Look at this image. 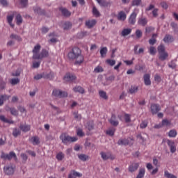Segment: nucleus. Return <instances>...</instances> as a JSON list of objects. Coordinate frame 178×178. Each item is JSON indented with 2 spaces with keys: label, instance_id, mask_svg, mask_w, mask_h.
<instances>
[{
  "label": "nucleus",
  "instance_id": "obj_58",
  "mask_svg": "<svg viewBox=\"0 0 178 178\" xmlns=\"http://www.w3.org/2000/svg\"><path fill=\"white\" fill-rule=\"evenodd\" d=\"M149 52L150 55H155V54H156V49H155L154 47H150Z\"/></svg>",
  "mask_w": 178,
  "mask_h": 178
},
{
  "label": "nucleus",
  "instance_id": "obj_9",
  "mask_svg": "<svg viewBox=\"0 0 178 178\" xmlns=\"http://www.w3.org/2000/svg\"><path fill=\"white\" fill-rule=\"evenodd\" d=\"M150 111L152 115H156L161 111V106L159 104H152L150 106Z\"/></svg>",
  "mask_w": 178,
  "mask_h": 178
},
{
  "label": "nucleus",
  "instance_id": "obj_40",
  "mask_svg": "<svg viewBox=\"0 0 178 178\" xmlns=\"http://www.w3.org/2000/svg\"><path fill=\"white\" fill-rule=\"evenodd\" d=\"M16 20H17V24L18 26H20V24L23 23V18L22 17V15H20V14L17 15Z\"/></svg>",
  "mask_w": 178,
  "mask_h": 178
},
{
  "label": "nucleus",
  "instance_id": "obj_16",
  "mask_svg": "<svg viewBox=\"0 0 178 178\" xmlns=\"http://www.w3.org/2000/svg\"><path fill=\"white\" fill-rule=\"evenodd\" d=\"M9 98H10V95L5 94L0 95V106H2V105H3L5 101L9 100Z\"/></svg>",
  "mask_w": 178,
  "mask_h": 178
},
{
  "label": "nucleus",
  "instance_id": "obj_25",
  "mask_svg": "<svg viewBox=\"0 0 178 178\" xmlns=\"http://www.w3.org/2000/svg\"><path fill=\"white\" fill-rule=\"evenodd\" d=\"M54 74L52 72H50L49 73H43V79H48L49 80H52V79H54Z\"/></svg>",
  "mask_w": 178,
  "mask_h": 178
},
{
  "label": "nucleus",
  "instance_id": "obj_17",
  "mask_svg": "<svg viewBox=\"0 0 178 178\" xmlns=\"http://www.w3.org/2000/svg\"><path fill=\"white\" fill-rule=\"evenodd\" d=\"M143 79L146 86H151V75L149 74H145Z\"/></svg>",
  "mask_w": 178,
  "mask_h": 178
},
{
  "label": "nucleus",
  "instance_id": "obj_39",
  "mask_svg": "<svg viewBox=\"0 0 178 178\" xmlns=\"http://www.w3.org/2000/svg\"><path fill=\"white\" fill-rule=\"evenodd\" d=\"M164 176L166 178H177V176H175L173 174L170 173L168 170L164 172Z\"/></svg>",
  "mask_w": 178,
  "mask_h": 178
},
{
  "label": "nucleus",
  "instance_id": "obj_37",
  "mask_svg": "<svg viewBox=\"0 0 178 178\" xmlns=\"http://www.w3.org/2000/svg\"><path fill=\"white\" fill-rule=\"evenodd\" d=\"M96 1L100 5V6L106 7L108 6V5H109V3L105 0H96Z\"/></svg>",
  "mask_w": 178,
  "mask_h": 178
},
{
  "label": "nucleus",
  "instance_id": "obj_15",
  "mask_svg": "<svg viewBox=\"0 0 178 178\" xmlns=\"http://www.w3.org/2000/svg\"><path fill=\"white\" fill-rule=\"evenodd\" d=\"M167 144L170 147V152L175 154V152H176V145H175V142L168 140Z\"/></svg>",
  "mask_w": 178,
  "mask_h": 178
},
{
  "label": "nucleus",
  "instance_id": "obj_24",
  "mask_svg": "<svg viewBox=\"0 0 178 178\" xmlns=\"http://www.w3.org/2000/svg\"><path fill=\"white\" fill-rule=\"evenodd\" d=\"M163 41L165 43L173 42V41H175V38H173V36L170 35H165V36L163 38Z\"/></svg>",
  "mask_w": 178,
  "mask_h": 178
},
{
  "label": "nucleus",
  "instance_id": "obj_1",
  "mask_svg": "<svg viewBox=\"0 0 178 178\" xmlns=\"http://www.w3.org/2000/svg\"><path fill=\"white\" fill-rule=\"evenodd\" d=\"M70 60H75L74 65H81L84 62V56L81 54V49L77 47H73L67 54Z\"/></svg>",
  "mask_w": 178,
  "mask_h": 178
},
{
  "label": "nucleus",
  "instance_id": "obj_4",
  "mask_svg": "<svg viewBox=\"0 0 178 178\" xmlns=\"http://www.w3.org/2000/svg\"><path fill=\"white\" fill-rule=\"evenodd\" d=\"M1 158L4 161H10L12 159H14L15 162H17V156H16V153H15L14 152H10L9 154H5L2 152Z\"/></svg>",
  "mask_w": 178,
  "mask_h": 178
},
{
  "label": "nucleus",
  "instance_id": "obj_36",
  "mask_svg": "<svg viewBox=\"0 0 178 178\" xmlns=\"http://www.w3.org/2000/svg\"><path fill=\"white\" fill-rule=\"evenodd\" d=\"M168 136L172 138H175L177 136V131L176 129H172L168 132Z\"/></svg>",
  "mask_w": 178,
  "mask_h": 178
},
{
  "label": "nucleus",
  "instance_id": "obj_20",
  "mask_svg": "<svg viewBox=\"0 0 178 178\" xmlns=\"http://www.w3.org/2000/svg\"><path fill=\"white\" fill-rule=\"evenodd\" d=\"M82 176H83V174L73 170L72 172L69 174L68 178L81 177Z\"/></svg>",
  "mask_w": 178,
  "mask_h": 178
},
{
  "label": "nucleus",
  "instance_id": "obj_43",
  "mask_svg": "<svg viewBox=\"0 0 178 178\" xmlns=\"http://www.w3.org/2000/svg\"><path fill=\"white\" fill-rule=\"evenodd\" d=\"M56 157L58 161H62L63 158H65V154H63L62 152H60L56 154Z\"/></svg>",
  "mask_w": 178,
  "mask_h": 178
},
{
  "label": "nucleus",
  "instance_id": "obj_48",
  "mask_svg": "<svg viewBox=\"0 0 178 178\" xmlns=\"http://www.w3.org/2000/svg\"><path fill=\"white\" fill-rule=\"evenodd\" d=\"M137 91H138V87H137V86H131L129 88L130 94H134V93L137 92Z\"/></svg>",
  "mask_w": 178,
  "mask_h": 178
},
{
  "label": "nucleus",
  "instance_id": "obj_5",
  "mask_svg": "<svg viewBox=\"0 0 178 178\" xmlns=\"http://www.w3.org/2000/svg\"><path fill=\"white\" fill-rule=\"evenodd\" d=\"M138 12H140V10L138 8H135L132 13L130 15L129 18L128 19V22L129 24L134 25L136 24L137 15H138Z\"/></svg>",
  "mask_w": 178,
  "mask_h": 178
},
{
  "label": "nucleus",
  "instance_id": "obj_29",
  "mask_svg": "<svg viewBox=\"0 0 178 178\" xmlns=\"http://www.w3.org/2000/svg\"><path fill=\"white\" fill-rule=\"evenodd\" d=\"M115 131H116V129L110 128L106 131V134L110 136L111 137H113V136H115Z\"/></svg>",
  "mask_w": 178,
  "mask_h": 178
},
{
  "label": "nucleus",
  "instance_id": "obj_52",
  "mask_svg": "<svg viewBox=\"0 0 178 178\" xmlns=\"http://www.w3.org/2000/svg\"><path fill=\"white\" fill-rule=\"evenodd\" d=\"M21 158L22 159V163H26L27 162V159H29V157L27 156V154L24 153L21 154Z\"/></svg>",
  "mask_w": 178,
  "mask_h": 178
},
{
  "label": "nucleus",
  "instance_id": "obj_28",
  "mask_svg": "<svg viewBox=\"0 0 178 178\" xmlns=\"http://www.w3.org/2000/svg\"><path fill=\"white\" fill-rule=\"evenodd\" d=\"M145 176V168H140L136 178H143Z\"/></svg>",
  "mask_w": 178,
  "mask_h": 178
},
{
  "label": "nucleus",
  "instance_id": "obj_32",
  "mask_svg": "<svg viewBox=\"0 0 178 178\" xmlns=\"http://www.w3.org/2000/svg\"><path fill=\"white\" fill-rule=\"evenodd\" d=\"M0 120L3 122V123H10V124H13V121L7 119L5 118V115H0Z\"/></svg>",
  "mask_w": 178,
  "mask_h": 178
},
{
  "label": "nucleus",
  "instance_id": "obj_21",
  "mask_svg": "<svg viewBox=\"0 0 178 178\" xmlns=\"http://www.w3.org/2000/svg\"><path fill=\"white\" fill-rule=\"evenodd\" d=\"M148 23V19L145 17H140L138 20V24L139 26H143V27L147 26V24Z\"/></svg>",
  "mask_w": 178,
  "mask_h": 178
},
{
  "label": "nucleus",
  "instance_id": "obj_22",
  "mask_svg": "<svg viewBox=\"0 0 178 178\" xmlns=\"http://www.w3.org/2000/svg\"><path fill=\"white\" fill-rule=\"evenodd\" d=\"M109 122L112 126H118L119 121L116 120V115H112L111 119L109 120Z\"/></svg>",
  "mask_w": 178,
  "mask_h": 178
},
{
  "label": "nucleus",
  "instance_id": "obj_19",
  "mask_svg": "<svg viewBox=\"0 0 178 178\" xmlns=\"http://www.w3.org/2000/svg\"><path fill=\"white\" fill-rule=\"evenodd\" d=\"M19 129L24 133H27V131H30V130L31 129V126H30L29 124H20Z\"/></svg>",
  "mask_w": 178,
  "mask_h": 178
},
{
  "label": "nucleus",
  "instance_id": "obj_26",
  "mask_svg": "<svg viewBox=\"0 0 178 178\" xmlns=\"http://www.w3.org/2000/svg\"><path fill=\"white\" fill-rule=\"evenodd\" d=\"M73 91L74 92H79V94H84L85 92L84 88H83L81 86H75L73 88Z\"/></svg>",
  "mask_w": 178,
  "mask_h": 178
},
{
  "label": "nucleus",
  "instance_id": "obj_14",
  "mask_svg": "<svg viewBox=\"0 0 178 178\" xmlns=\"http://www.w3.org/2000/svg\"><path fill=\"white\" fill-rule=\"evenodd\" d=\"M77 79L74 74L68 73L64 76L65 81H74Z\"/></svg>",
  "mask_w": 178,
  "mask_h": 178
},
{
  "label": "nucleus",
  "instance_id": "obj_11",
  "mask_svg": "<svg viewBox=\"0 0 178 178\" xmlns=\"http://www.w3.org/2000/svg\"><path fill=\"white\" fill-rule=\"evenodd\" d=\"M100 155L103 161H108V159H115V156H112V154L109 152L105 153L104 152H102Z\"/></svg>",
  "mask_w": 178,
  "mask_h": 178
},
{
  "label": "nucleus",
  "instance_id": "obj_10",
  "mask_svg": "<svg viewBox=\"0 0 178 178\" xmlns=\"http://www.w3.org/2000/svg\"><path fill=\"white\" fill-rule=\"evenodd\" d=\"M48 56H49V53L48 51H47V49H42L41 52L38 54L35 59H44V58H48Z\"/></svg>",
  "mask_w": 178,
  "mask_h": 178
},
{
  "label": "nucleus",
  "instance_id": "obj_50",
  "mask_svg": "<svg viewBox=\"0 0 178 178\" xmlns=\"http://www.w3.org/2000/svg\"><path fill=\"white\" fill-rule=\"evenodd\" d=\"M10 112L13 116H17V115H19V111H17V110H16L15 108H10Z\"/></svg>",
  "mask_w": 178,
  "mask_h": 178
},
{
  "label": "nucleus",
  "instance_id": "obj_59",
  "mask_svg": "<svg viewBox=\"0 0 178 178\" xmlns=\"http://www.w3.org/2000/svg\"><path fill=\"white\" fill-rule=\"evenodd\" d=\"M136 38H141L143 37V32L140 29H138L136 31Z\"/></svg>",
  "mask_w": 178,
  "mask_h": 178
},
{
  "label": "nucleus",
  "instance_id": "obj_31",
  "mask_svg": "<svg viewBox=\"0 0 178 178\" xmlns=\"http://www.w3.org/2000/svg\"><path fill=\"white\" fill-rule=\"evenodd\" d=\"M118 144V145H129V139H120Z\"/></svg>",
  "mask_w": 178,
  "mask_h": 178
},
{
  "label": "nucleus",
  "instance_id": "obj_62",
  "mask_svg": "<svg viewBox=\"0 0 178 178\" xmlns=\"http://www.w3.org/2000/svg\"><path fill=\"white\" fill-rule=\"evenodd\" d=\"M87 129H88V130H92L94 129V123L92 122H88Z\"/></svg>",
  "mask_w": 178,
  "mask_h": 178
},
{
  "label": "nucleus",
  "instance_id": "obj_34",
  "mask_svg": "<svg viewBox=\"0 0 178 178\" xmlns=\"http://www.w3.org/2000/svg\"><path fill=\"white\" fill-rule=\"evenodd\" d=\"M99 95L101 98H103V99H108V95H106V92L104 90H99Z\"/></svg>",
  "mask_w": 178,
  "mask_h": 178
},
{
  "label": "nucleus",
  "instance_id": "obj_18",
  "mask_svg": "<svg viewBox=\"0 0 178 178\" xmlns=\"http://www.w3.org/2000/svg\"><path fill=\"white\" fill-rule=\"evenodd\" d=\"M97 24V20L92 19V20H88L86 22V26L88 29H92V27H94Z\"/></svg>",
  "mask_w": 178,
  "mask_h": 178
},
{
  "label": "nucleus",
  "instance_id": "obj_44",
  "mask_svg": "<svg viewBox=\"0 0 178 178\" xmlns=\"http://www.w3.org/2000/svg\"><path fill=\"white\" fill-rule=\"evenodd\" d=\"M102 72L104 68L102 66L98 65L94 69V73H102Z\"/></svg>",
  "mask_w": 178,
  "mask_h": 178
},
{
  "label": "nucleus",
  "instance_id": "obj_47",
  "mask_svg": "<svg viewBox=\"0 0 178 178\" xmlns=\"http://www.w3.org/2000/svg\"><path fill=\"white\" fill-rule=\"evenodd\" d=\"M141 0H133L131 2V6H140L141 5Z\"/></svg>",
  "mask_w": 178,
  "mask_h": 178
},
{
  "label": "nucleus",
  "instance_id": "obj_2",
  "mask_svg": "<svg viewBox=\"0 0 178 178\" xmlns=\"http://www.w3.org/2000/svg\"><path fill=\"white\" fill-rule=\"evenodd\" d=\"M157 49L159 54V59L163 61L166 60V59H168V57L169 56V54H168V52L165 51V45L160 44L158 47Z\"/></svg>",
  "mask_w": 178,
  "mask_h": 178
},
{
  "label": "nucleus",
  "instance_id": "obj_55",
  "mask_svg": "<svg viewBox=\"0 0 178 178\" xmlns=\"http://www.w3.org/2000/svg\"><path fill=\"white\" fill-rule=\"evenodd\" d=\"M6 86V83L3 81V79H2L1 77H0V88L1 90H3L5 88V86Z\"/></svg>",
  "mask_w": 178,
  "mask_h": 178
},
{
  "label": "nucleus",
  "instance_id": "obj_30",
  "mask_svg": "<svg viewBox=\"0 0 178 178\" xmlns=\"http://www.w3.org/2000/svg\"><path fill=\"white\" fill-rule=\"evenodd\" d=\"M131 33V29H124L122 30L121 33V35L122 37H126V35H129V34Z\"/></svg>",
  "mask_w": 178,
  "mask_h": 178
},
{
  "label": "nucleus",
  "instance_id": "obj_41",
  "mask_svg": "<svg viewBox=\"0 0 178 178\" xmlns=\"http://www.w3.org/2000/svg\"><path fill=\"white\" fill-rule=\"evenodd\" d=\"M125 123H130L131 122V115L127 113L124 115Z\"/></svg>",
  "mask_w": 178,
  "mask_h": 178
},
{
  "label": "nucleus",
  "instance_id": "obj_63",
  "mask_svg": "<svg viewBox=\"0 0 178 178\" xmlns=\"http://www.w3.org/2000/svg\"><path fill=\"white\" fill-rule=\"evenodd\" d=\"M158 10H159L158 8H154L152 10L153 17H158Z\"/></svg>",
  "mask_w": 178,
  "mask_h": 178
},
{
  "label": "nucleus",
  "instance_id": "obj_23",
  "mask_svg": "<svg viewBox=\"0 0 178 178\" xmlns=\"http://www.w3.org/2000/svg\"><path fill=\"white\" fill-rule=\"evenodd\" d=\"M126 17H127V15H126L125 12L120 11L118 13V20H122V22H124V19H126Z\"/></svg>",
  "mask_w": 178,
  "mask_h": 178
},
{
  "label": "nucleus",
  "instance_id": "obj_13",
  "mask_svg": "<svg viewBox=\"0 0 178 178\" xmlns=\"http://www.w3.org/2000/svg\"><path fill=\"white\" fill-rule=\"evenodd\" d=\"M139 167L140 164L138 163H134L129 166V172L133 173L134 172H136V170H137V169H138Z\"/></svg>",
  "mask_w": 178,
  "mask_h": 178
},
{
  "label": "nucleus",
  "instance_id": "obj_7",
  "mask_svg": "<svg viewBox=\"0 0 178 178\" xmlns=\"http://www.w3.org/2000/svg\"><path fill=\"white\" fill-rule=\"evenodd\" d=\"M15 169H16V166L15 165H6L4 167L3 170L6 175L10 176L15 173Z\"/></svg>",
  "mask_w": 178,
  "mask_h": 178
},
{
  "label": "nucleus",
  "instance_id": "obj_42",
  "mask_svg": "<svg viewBox=\"0 0 178 178\" xmlns=\"http://www.w3.org/2000/svg\"><path fill=\"white\" fill-rule=\"evenodd\" d=\"M21 133L20 129L15 128L13 131V136L14 137H17V136H20Z\"/></svg>",
  "mask_w": 178,
  "mask_h": 178
},
{
  "label": "nucleus",
  "instance_id": "obj_3",
  "mask_svg": "<svg viewBox=\"0 0 178 178\" xmlns=\"http://www.w3.org/2000/svg\"><path fill=\"white\" fill-rule=\"evenodd\" d=\"M60 139L65 145H67V144H70V143H75V141L77 140L76 137H71L65 133L60 136Z\"/></svg>",
  "mask_w": 178,
  "mask_h": 178
},
{
  "label": "nucleus",
  "instance_id": "obj_64",
  "mask_svg": "<svg viewBox=\"0 0 178 178\" xmlns=\"http://www.w3.org/2000/svg\"><path fill=\"white\" fill-rule=\"evenodd\" d=\"M161 6L163 8V9H168V3L165 1L161 2Z\"/></svg>",
  "mask_w": 178,
  "mask_h": 178
},
{
  "label": "nucleus",
  "instance_id": "obj_8",
  "mask_svg": "<svg viewBox=\"0 0 178 178\" xmlns=\"http://www.w3.org/2000/svg\"><path fill=\"white\" fill-rule=\"evenodd\" d=\"M40 51H41V45L40 44H36L35 47H34V48H33V51H32V52H33V59H36L37 58V57L38 56V55L40 54Z\"/></svg>",
  "mask_w": 178,
  "mask_h": 178
},
{
  "label": "nucleus",
  "instance_id": "obj_46",
  "mask_svg": "<svg viewBox=\"0 0 178 178\" xmlns=\"http://www.w3.org/2000/svg\"><path fill=\"white\" fill-rule=\"evenodd\" d=\"M78 157L81 161H83V162H86V161L88 159V156L86 154H79L78 155Z\"/></svg>",
  "mask_w": 178,
  "mask_h": 178
},
{
  "label": "nucleus",
  "instance_id": "obj_60",
  "mask_svg": "<svg viewBox=\"0 0 178 178\" xmlns=\"http://www.w3.org/2000/svg\"><path fill=\"white\" fill-rule=\"evenodd\" d=\"M147 126H148V122L147 121H143L140 124V129H145Z\"/></svg>",
  "mask_w": 178,
  "mask_h": 178
},
{
  "label": "nucleus",
  "instance_id": "obj_57",
  "mask_svg": "<svg viewBox=\"0 0 178 178\" xmlns=\"http://www.w3.org/2000/svg\"><path fill=\"white\" fill-rule=\"evenodd\" d=\"M29 3V0H20V4L22 8H26Z\"/></svg>",
  "mask_w": 178,
  "mask_h": 178
},
{
  "label": "nucleus",
  "instance_id": "obj_35",
  "mask_svg": "<svg viewBox=\"0 0 178 178\" xmlns=\"http://www.w3.org/2000/svg\"><path fill=\"white\" fill-rule=\"evenodd\" d=\"M31 140L33 145H38L40 144V138L38 136L32 137Z\"/></svg>",
  "mask_w": 178,
  "mask_h": 178
},
{
  "label": "nucleus",
  "instance_id": "obj_53",
  "mask_svg": "<svg viewBox=\"0 0 178 178\" xmlns=\"http://www.w3.org/2000/svg\"><path fill=\"white\" fill-rule=\"evenodd\" d=\"M106 63L109 65L110 66H115L116 63V60H112V59H107L106 60Z\"/></svg>",
  "mask_w": 178,
  "mask_h": 178
},
{
  "label": "nucleus",
  "instance_id": "obj_54",
  "mask_svg": "<svg viewBox=\"0 0 178 178\" xmlns=\"http://www.w3.org/2000/svg\"><path fill=\"white\" fill-rule=\"evenodd\" d=\"M10 38L13 40H17V41H22V38L16 34H11Z\"/></svg>",
  "mask_w": 178,
  "mask_h": 178
},
{
  "label": "nucleus",
  "instance_id": "obj_56",
  "mask_svg": "<svg viewBox=\"0 0 178 178\" xmlns=\"http://www.w3.org/2000/svg\"><path fill=\"white\" fill-rule=\"evenodd\" d=\"M70 27H72V23H70V22H65L64 30H69V29H70Z\"/></svg>",
  "mask_w": 178,
  "mask_h": 178
},
{
  "label": "nucleus",
  "instance_id": "obj_6",
  "mask_svg": "<svg viewBox=\"0 0 178 178\" xmlns=\"http://www.w3.org/2000/svg\"><path fill=\"white\" fill-rule=\"evenodd\" d=\"M52 95L53 97H56V98H66V97H67V92L54 89L52 92Z\"/></svg>",
  "mask_w": 178,
  "mask_h": 178
},
{
  "label": "nucleus",
  "instance_id": "obj_45",
  "mask_svg": "<svg viewBox=\"0 0 178 178\" xmlns=\"http://www.w3.org/2000/svg\"><path fill=\"white\" fill-rule=\"evenodd\" d=\"M20 83V79L19 78L12 79L10 80V84L12 86H16V84H19Z\"/></svg>",
  "mask_w": 178,
  "mask_h": 178
},
{
  "label": "nucleus",
  "instance_id": "obj_38",
  "mask_svg": "<svg viewBox=\"0 0 178 178\" xmlns=\"http://www.w3.org/2000/svg\"><path fill=\"white\" fill-rule=\"evenodd\" d=\"M7 22L11 27H13V28L15 27V25L13 24H12V22H13V15L7 16Z\"/></svg>",
  "mask_w": 178,
  "mask_h": 178
},
{
  "label": "nucleus",
  "instance_id": "obj_33",
  "mask_svg": "<svg viewBox=\"0 0 178 178\" xmlns=\"http://www.w3.org/2000/svg\"><path fill=\"white\" fill-rule=\"evenodd\" d=\"M34 12L38 13V15H45V10H42L40 7H35Z\"/></svg>",
  "mask_w": 178,
  "mask_h": 178
},
{
  "label": "nucleus",
  "instance_id": "obj_61",
  "mask_svg": "<svg viewBox=\"0 0 178 178\" xmlns=\"http://www.w3.org/2000/svg\"><path fill=\"white\" fill-rule=\"evenodd\" d=\"M41 65V62L38 61V62H33V69H37L40 67V65Z\"/></svg>",
  "mask_w": 178,
  "mask_h": 178
},
{
  "label": "nucleus",
  "instance_id": "obj_49",
  "mask_svg": "<svg viewBox=\"0 0 178 178\" xmlns=\"http://www.w3.org/2000/svg\"><path fill=\"white\" fill-rule=\"evenodd\" d=\"M161 124L162 126H170V124H172V122L168 119H164L162 120Z\"/></svg>",
  "mask_w": 178,
  "mask_h": 178
},
{
  "label": "nucleus",
  "instance_id": "obj_51",
  "mask_svg": "<svg viewBox=\"0 0 178 178\" xmlns=\"http://www.w3.org/2000/svg\"><path fill=\"white\" fill-rule=\"evenodd\" d=\"M92 13H93L94 16H95V17H99V16L101 15L99 13V11H98L97 8H95V7H93V8H92Z\"/></svg>",
  "mask_w": 178,
  "mask_h": 178
},
{
  "label": "nucleus",
  "instance_id": "obj_12",
  "mask_svg": "<svg viewBox=\"0 0 178 178\" xmlns=\"http://www.w3.org/2000/svg\"><path fill=\"white\" fill-rule=\"evenodd\" d=\"M59 10L65 17H70V16H72V13L69 11V10H67L66 8L60 7Z\"/></svg>",
  "mask_w": 178,
  "mask_h": 178
},
{
  "label": "nucleus",
  "instance_id": "obj_27",
  "mask_svg": "<svg viewBox=\"0 0 178 178\" xmlns=\"http://www.w3.org/2000/svg\"><path fill=\"white\" fill-rule=\"evenodd\" d=\"M106 54H108V48L106 47H102L100 49L101 58H105L106 56Z\"/></svg>",
  "mask_w": 178,
  "mask_h": 178
}]
</instances>
